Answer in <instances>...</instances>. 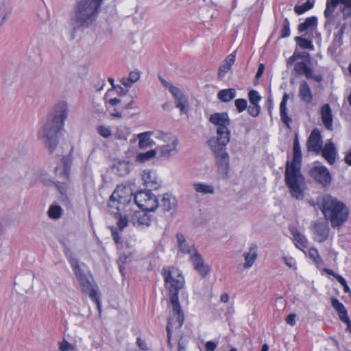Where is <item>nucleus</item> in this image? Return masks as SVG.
<instances>
[{
	"label": "nucleus",
	"mask_w": 351,
	"mask_h": 351,
	"mask_svg": "<svg viewBox=\"0 0 351 351\" xmlns=\"http://www.w3.org/2000/svg\"><path fill=\"white\" fill-rule=\"evenodd\" d=\"M316 204L332 228H339L348 219L349 211L346 204L330 194L317 197Z\"/></svg>",
	"instance_id": "nucleus-4"
},
{
	"label": "nucleus",
	"mask_w": 351,
	"mask_h": 351,
	"mask_svg": "<svg viewBox=\"0 0 351 351\" xmlns=\"http://www.w3.org/2000/svg\"><path fill=\"white\" fill-rule=\"evenodd\" d=\"M209 121L217 126V136L210 139L221 142L230 141L229 126L231 121L227 112H215L210 116Z\"/></svg>",
	"instance_id": "nucleus-7"
},
{
	"label": "nucleus",
	"mask_w": 351,
	"mask_h": 351,
	"mask_svg": "<svg viewBox=\"0 0 351 351\" xmlns=\"http://www.w3.org/2000/svg\"><path fill=\"white\" fill-rule=\"evenodd\" d=\"M171 93L175 98L176 107L180 109L181 114H186L189 106L187 98L178 88H173Z\"/></svg>",
	"instance_id": "nucleus-21"
},
{
	"label": "nucleus",
	"mask_w": 351,
	"mask_h": 351,
	"mask_svg": "<svg viewBox=\"0 0 351 351\" xmlns=\"http://www.w3.org/2000/svg\"><path fill=\"white\" fill-rule=\"evenodd\" d=\"M64 162V167L62 170H60L59 174L62 177L63 180H68L69 176L70 171V163L69 162V159L63 157L62 158Z\"/></svg>",
	"instance_id": "nucleus-38"
},
{
	"label": "nucleus",
	"mask_w": 351,
	"mask_h": 351,
	"mask_svg": "<svg viewBox=\"0 0 351 351\" xmlns=\"http://www.w3.org/2000/svg\"><path fill=\"white\" fill-rule=\"evenodd\" d=\"M341 321L342 322H344L345 324H346V326H346V330L347 332H350V333H351V321H350V318L348 317H348H344V318L343 319V320H341Z\"/></svg>",
	"instance_id": "nucleus-63"
},
{
	"label": "nucleus",
	"mask_w": 351,
	"mask_h": 351,
	"mask_svg": "<svg viewBox=\"0 0 351 351\" xmlns=\"http://www.w3.org/2000/svg\"><path fill=\"white\" fill-rule=\"evenodd\" d=\"M290 35V23L288 19L285 18L283 20L282 27L280 30V38H286Z\"/></svg>",
	"instance_id": "nucleus-41"
},
{
	"label": "nucleus",
	"mask_w": 351,
	"mask_h": 351,
	"mask_svg": "<svg viewBox=\"0 0 351 351\" xmlns=\"http://www.w3.org/2000/svg\"><path fill=\"white\" fill-rule=\"evenodd\" d=\"M105 99L106 100V104H108L109 106H116L121 103V99L116 98V97L109 98V99L108 97L107 99L106 98H105Z\"/></svg>",
	"instance_id": "nucleus-59"
},
{
	"label": "nucleus",
	"mask_w": 351,
	"mask_h": 351,
	"mask_svg": "<svg viewBox=\"0 0 351 351\" xmlns=\"http://www.w3.org/2000/svg\"><path fill=\"white\" fill-rule=\"evenodd\" d=\"M302 152L298 136L296 134L293 140V158L291 165L287 162L285 170V182L289 188L291 195L297 199H302L304 192L301 184L304 178L300 173Z\"/></svg>",
	"instance_id": "nucleus-3"
},
{
	"label": "nucleus",
	"mask_w": 351,
	"mask_h": 351,
	"mask_svg": "<svg viewBox=\"0 0 351 351\" xmlns=\"http://www.w3.org/2000/svg\"><path fill=\"white\" fill-rule=\"evenodd\" d=\"M320 154L330 165H332L335 163L337 157L338 156L335 145L332 141H329L326 143L324 147L322 146Z\"/></svg>",
	"instance_id": "nucleus-15"
},
{
	"label": "nucleus",
	"mask_w": 351,
	"mask_h": 351,
	"mask_svg": "<svg viewBox=\"0 0 351 351\" xmlns=\"http://www.w3.org/2000/svg\"><path fill=\"white\" fill-rule=\"evenodd\" d=\"M298 58V48L295 49L293 55L291 56L287 61V65H291Z\"/></svg>",
	"instance_id": "nucleus-62"
},
{
	"label": "nucleus",
	"mask_w": 351,
	"mask_h": 351,
	"mask_svg": "<svg viewBox=\"0 0 351 351\" xmlns=\"http://www.w3.org/2000/svg\"><path fill=\"white\" fill-rule=\"evenodd\" d=\"M142 179L146 186L150 189V191L157 190L160 186V181L154 171L145 170L142 175Z\"/></svg>",
	"instance_id": "nucleus-17"
},
{
	"label": "nucleus",
	"mask_w": 351,
	"mask_h": 351,
	"mask_svg": "<svg viewBox=\"0 0 351 351\" xmlns=\"http://www.w3.org/2000/svg\"><path fill=\"white\" fill-rule=\"evenodd\" d=\"M323 146V141L320 131L317 128L313 130L310 134L307 142L306 147L309 152H313L316 154H319Z\"/></svg>",
	"instance_id": "nucleus-13"
},
{
	"label": "nucleus",
	"mask_w": 351,
	"mask_h": 351,
	"mask_svg": "<svg viewBox=\"0 0 351 351\" xmlns=\"http://www.w3.org/2000/svg\"><path fill=\"white\" fill-rule=\"evenodd\" d=\"M344 30H345V25L341 26L339 29V30H338L337 33L335 34V38H334V41L335 43L341 42V38H342L343 34L344 33Z\"/></svg>",
	"instance_id": "nucleus-54"
},
{
	"label": "nucleus",
	"mask_w": 351,
	"mask_h": 351,
	"mask_svg": "<svg viewBox=\"0 0 351 351\" xmlns=\"http://www.w3.org/2000/svg\"><path fill=\"white\" fill-rule=\"evenodd\" d=\"M136 343L141 350H147V346L146 343L141 339V337H138L136 339Z\"/></svg>",
	"instance_id": "nucleus-61"
},
{
	"label": "nucleus",
	"mask_w": 351,
	"mask_h": 351,
	"mask_svg": "<svg viewBox=\"0 0 351 351\" xmlns=\"http://www.w3.org/2000/svg\"><path fill=\"white\" fill-rule=\"evenodd\" d=\"M12 8L10 6H7L3 11L0 10V16H2V23L7 20L8 15L10 14Z\"/></svg>",
	"instance_id": "nucleus-55"
},
{
	"label": "nucleus",
	"mask_w": 351,
	"mask_h": 351,
	"mask_svg": "<svg viewBox=\"0 0 351 351\" xmlns=\"http://www.w3.org/2000/svg\"><path fill=\"white\" fill-rule=\"evenodd\" d=\"M156 151L155 149H152L145 153H139L136 156V161L143 163L154 158L156 156Z\"/></svg>",
	"instance_id": "nucleus-35"
},
{
	"label": "nucleus",
	"mask_w": 351,
	"mask_h": 351,
	"mask_svg": "<svg viewBox=\"0 0 351 351\" xmlns=\"http://www.w3.org/2000/svg\"><path fill=\"white\" fill-rule=\"evenodd\" d=\"M177 206V199L174 196L169 193H165L162 198L158 199V208L164 212H169L176 209Z\"/></svg>",
	"instance_id": "nucleus-20"
},
{
	"label": "nucleus",
	"mask_w": 351,
	"mask_h": 351,
	"mask_svg": "<svg viewBox=\"0 0 351 351\" xmlns=\"http://www.w3.org/2000/svg\"><path fill=\"white\" fill-rule=\"evenodd\" d=\"M295 40L298 43L302 42V44H312L313 41L311 39V36H308L305 33H302L300 36H296Z\"/></svg>",
	"instance_id": "nucleus-48"
},
{
	"label": "nucleus",
	"mask_w": 351,
	"mask_h": 351,
	"mask_svg": "<svg viewBox=\"0 0 351 351\" xmlns=\"http://www.w3.org/2000/svg\"><path fill=\"white\" fill-rule=\"evenodd\" d=\"M299 97L306 104H310L313 101V94L306 81H302L299 86Z\"/></svg>",
	"instance_id": "nucleus-26"
},
{
	"label": "nucleus",
	"mask_w": 351,
	"mask_h": 351,
	"mask_svg": "<svg viewBox=\"0 0 351 351\" xmlns=\"http://www.w3.org/2000/svg\"><path fill=\"white\" fill-rule=\"evenodd\" d=\"M248 113L253 117H256L260 114L261 107L259 104H250L247 107Z\"/></svg>",
	"instance_id": "nucleus-45"
},
{
	"label": "nucleus",
	"mask_w": 351,
	"mask_h": 351,
	"mask_svg": "<svg viewBox=\"0 0 351 351\" xmlns=\"http://www.w3.org/2000/svg\"><path fill=\"white\" fill-rule=\"evenodd\" d=\"M152 216L149 212L142 210L136 211L132 216L131 222L134 226H149L151 223Z\"/></svg>",
	"instance_id": "nucleus-16"
},
{
	"label": "nucleus",
	"mask_w": 351,
	"mask_h": 351,
	"mask_svg": "<svg viewBox=\"0 0 351 351\" xmlns=\"http://www.w3.org/2000/svg\"><path fill=\"white\" fill-rule=\"evenodd\" d=\"M128 222H129V220L127 217L120 215L118 222H117V226H118L119 228L121 230H122L124 228H125L128 226Z\"/></svg>",
	"instance_id": "nucleus-52"
},
{
	"label": "nucleus",
	"mask_w": 351,
	"mask_h": 351,
	"mask_svg": "<svg viewBox=\"0 0 351 351\" xmlns=\"http://www.w3.org/2000/svg\"><path fill=\"white\" fill-rule=\"evenodd\" d=\"M264 69H265V66L263 64H260L259 66H258V71L256 72V76L255 77L258 80L259 79L262 75H263V71H264Z\"/></svg>",
	"instance_id": "nucleus-64"
},
{
	"label": "nucleus",
	"mask_w": 351,
	"mask_h": 351,
	"mask_svg": "<svg viewBox=\"0 0 351 351\" xmlns=\"http://www.w3.org/2000/svg\"><path fill=\"white\" fill-rule=\"evenodd\" d=\"M290 230L293 237L295 246L300 250L306 247L308 241L306 237L302 234L295 228H292Z\"/></svg>",
	"instance_id": "nucleus-29"
},
{
	"label": "nucleus",
	"mask_w": 351,
	"mask_h": 351,
	"mask_svg": "<svg viewBox=\"0 0 351 351\" xmlns=\"http://www.w3.org/2000/svg\"><path fill=\"white\" fill-rule=\"evenodd\" d=\"M282 260L285 263V264L289 267V268H291V269H296V267H295V261H294V259L291 257H287V256H283L282 258Z\"/></svg>",
	"instance_id": "nucleus-53"
},
{
	"label": "nucleus",
	"mask_w": 351,
	"mask_h": 351,
	"mask_svg": "<svg viewBox=\"0 0 351 351\" xmlns=\"http://www.w3.org/2000/svg\"><path fill=\"white\" fill-rule=\"evenodd\" d=\"M141 74V71L138 69L130 71L128 76L129 80L133 84L136 82L140 79Z\"/></svg>",
	"instance_id": "nucleus-49"
},
{
	"label": "nucleus",
	"mask_w": 351,
	"mask_h": 351,
	"mask_svg": "<svg viewBox=\"0 0 351 351\" xmlns=\"http://www.w3.org/2000/svg\"><path fill=\"white\" fill-rule=\"evenodd\" d=\"M59 349L60 351H75L76 346L64 340L62 342L60 343Z\"/></svg>",
	"instance_id": "nucleus-44"
},
{
	"label": "nucleus",
	"mask_w": 351,
	"mask_h": 351,
	"mask_svg": "<svg viewBox=\"0 0 351 351\" xmlns=\"http://www.w3.org/2000/svg\"><path fill=\"white\" fill-rule=\"evenodd\" d=\"M338 4V0H327L326 10L324 11V16L328 21L331 19L332 14Z\"/></svg>",
	"instance_id": "nucleus-34"
},
{
	"label": "nucleus",
	"mask_w": 351,
	"mask_h": 351,
	"mask_svg": "<svg viewBox=\"0 0 351 351\" xmlns=\"http://www.w3.org/2000/svg\"><path fill=\"white\" fill-rule=\"evenodd\" d=\"M307 66L306 64L304 62H298L295 65L294 70L298 74L304 73Z\"/></svg>",
	"instance_id": "nucleus-51"
},
{
	"label": "nucleus",
	"mask_w": 351,
	"mask_h": 351,
	"mask_svg": "<svg viewBox=\"0 0 351 351\" xmlns=\"http://www.w3.org/2000/svg\"><path fill=\"white\" fill-rule=\"evenodd\" d=\"M295 317H296V315L295 314H289L287 317H286V322L287 324L291 325V326H294L295 324Z\"/></svg>",
	"instance_id": "nucleus-60"
},
{
	"label": "nucleus",
	"mask_w": 351,
	"mask_h": 351,
	"mask_svg": "<svg viewBox=\"0 0 351 351\" xmlns=\"http://www.w3.org/2000/svg\"><path fill=\"white\" fill-rule=\"evenodd\" d=\"M314 3V1L308 0L302 5H295L294 7V12L298 15L302 14L313 8Z\"/></svg>",
	"instance_id": "nucleus-36"
},
{
	"label": "nucleus",
	"mask_w": 351,
	"mask_h": 351,
	"mask_svg": "<svg viewBox=\"0 0 351 351\" xmlns=\"http://www.w3.org/2000/svg\"><path fill=\"white\" fill-rule=\"evenodd\" d=\"M317 19L315 16L308 17L303 23L299 24L298 29L299 33H305L310 36L317 27Z\"/></svg>",
	"instance_id": "nucleus-22"
},
{
	"label": "nucleus",
	"mask_w": 351,
	"mask_h": 351,
	"mask_svg": "<svg viewBox=\"0 0 351 351\" xmlns=\"http://www.w3.org/2000/svg\"><path fill=\"white\" fill-rule=\"evenodd\" d=\"M289 99V95L285 93L282 99L280 104V116L282 122L288 128H290V123L292 121L291 117H289L287 113V104Z\"/></svg>",
	"instance_id": "nucleus-24"
},
{
	"label": "nucleus",
	"mask_w": 351,
	"mask_h": 351,
	"mask_svg": "<svg viewBox=\"0 0 351 351\" xmlns=\"http://www.w3.org/2000/svg\"><path fill=\"white\" fill-rule=\"evenodd\" d=\"M131 165L128 161H119L113 167V171L119 176H123L130 171Z\"/></svg>",
	"instance_id": "nucleus-31"
},
{
	"label": "nucleus",
	"mask_w": 351,
	"mask_h": 351,
	"mask_svg": "<svg viewBox=\"0 0 351 351\" xmlns=\"http://www.w3.org/2000/svg\"><path fill=\"white\" fill-rule=\"evenodd\" d=\"M190 261L193 265L194 269L204 263L202 256L197 250H195V252L191 254Z\"/></svg>",
	"instance_id": "nucleus-37"
},
{
	"label": "nucleus",
	"mask_w": 351,
	"mask_h": 351,
	"mask_svg": "<svg viewBox=\"0 0 351 351\" xmlns=\"http://www.w3.org/2000/svg\"><path fill=\"white\" fill-rule=\"evenodd\" d=\"M236 93L234 88L222 89L218 92L217 97L222 102H228L235 97Z\"/></svg>",
	"instance_id": "nucleus-33"
},
{
	"label": "nucleus",
	"mask_w": 351,
	"mask_h": 351,
	"mask_svg": "<svg viewBox=\"0 0 351 351\" xmlns=\"http://www.w3.org/2000/svg\"><path fill=\"white\" fill-rule=\"evenodd\" d=\"M331 306L337 312L340 320L348 317V311L344 305L335 298H331Z\"/></svg>",
	"instance_id": "nucleus-32"
},
{
	"label": "nucleus",
	"mask_w": 351,
	"mask_h": 351,
	"mask_svg": "<svg viewBox=\"0 0 351 351\" xmlns=\"http://www.w3.org/2000/svg\"><path fill=\"white\" fill-rule=\"evenodd\" d=\"M159 80L160 82L162 84V85L169 89V90L171 93L173 88H176L177 87H175L173 86L170 82H167L165 79H163L161 77H159Z\"/></svg>",
	"instance_id": "nucleus-57"
},
{
	"label": "nucleus",
	"mask_w": 351,
	"mask_h": 351,
	"mask_svg": "<svg viewBox=\"0 0 351 351\" xmlns=\"http://www.w3.org/2000/svg\"><path fill=\"white\" fill-rule=\"evenodd\" d=\"M195 270L199 274L202 278H204L210 271V267L205 263L197 267Z\"/></svg>",
	"instance_id": "nucleus-42"
},
{
	"label": "nucleus",
	"mask_w": 351,
	"mask_h": 351,
	"mask_svg": "<svg viewBox=\"0 0 351 351\" xmlns=\"http://www.w3.org/2000/svg\"><path fill=\"white\" fill-rule=\"evenodd\" d=\"M154 134V132H145L138 134L139 140L138 146L141 149H145L152 147L155 145V142L151 139L150 136Z\"/></svg>",
	"instance_id": "nucleus-30"
},
{
	"label": "nucleus",
	"mask_w": 351,
	"mask_h": 351,
	"mask_svg": "<svg viewBox=\"0 0 351 351\" xmlns=\"http://www.w3.org/2000/svg\"><path fill=\"white\" fill-rule=\"evenodd\" d=\"M134 201L141 209L148 212L154 211L158 206V198L150 190L138 191Z\"/></svg>",
	"instance_id": "nucleus-10"
},
{
	"label": "nucleus",
	"mask_w": 351,
	"mask_h": 351,
	"mask_svg": "<svg viewBox=\"0 0 351 351\" xmlns=\"http://www.w3.org/2000/svg\"><path fill=\"white\" fill-rule=\"evenodd\" d=\"M322 121L325 128L328 130H332V114L329 104H324L321 108Z\"/></svg>",
	"instance_id": "nucleus-23"
},
{
	"label": "nucleus",
	"mask_w": 351,
	"mask_h": 351,
	"mask_svg": "<svg viewBox=\"0 0 351 351\" xmlns=\"http://www.w3.org/2000/svg\"><path fill=\"white\" fill-rule=\"evenodd\" d=\"M162 275L167 287L169 290V298L172 306V316L168 319L167 332L168 343H170L173 329H180L184 322V312L179 302L178 291L184 287V278L180 271L173 267L171 269H163Z\"/></svg>",
	"instance_id": "nucleus-1"
},
{
	"label": "nucleus",
	"mask_w": 351,
	"mask_h": 351,
	"mask_svg": "<svg viewBox=\"0 0 351 351\" xmlns=\"http://www.w3.org/2000/svg\"><path fill=\"white\" fill-rule=\"evenodd\" d=\"M341 12L343 14V19H348L351 17V3L342 4Z\"/></svg>",
	"instance_id": "nucleus-50"
},
{
	"label": "nucleus",
	"mask_w": 351,
	"mask_h": 351,
	"mask_svg": "<svg viewBox=\"0 0 351 351\" xmlns=\"http://www.w3.org/2000/svg\"><path fill=\"white\" fill-rule=\"evenodd\" d=\"M309 176L324 187L331 184L332 175L328 168L324 165H314L308 171Z\"/></svg>",
	"instance_id": "nucleus-11"
},
{
	"label": "nucleus",
	"mask_w": 351,
	"mask_h": 351,
	"mask_svg": "<svg viewBox=\"0 0 351 351\" xmlns=\"http://www.w3.org/2000/svg\"><path fill=\"white\" fill-rule=\"evenodd\" d=\"M230 141H217L209 139L208 144L213 153L219 173L226 176L230 169V156L226 151V145Z\"/></svg>",
	"instance_id": "nucleus-6"
},
{
	"label": "nucleus",
	"mask_w": 351,
	"mask_h": 351,
	"mask_svg": "<svg viewBox=\"0 0 351 351\" xmlns=\"http://www.w3.org/2000/svg\"><path fill=\"white\" fill-rule=\"evenodd\" d=\"M235 53L236 51H234L233 53H230L226 59L223 62V63L220 65L218 71V75L220 77H223L224 75L228 72V71L230 69L232 65L235 62Z\"/></svg>",
	"instance_id": "nucleus-27"
},
{
	"label": "nucleus",
	"mask_w": 351,
	"mask_h": 351,
	"mask_svg": "<svg viewBox=\"0 0 351 351\" xmlns=\"http://www.w3.org/2000/svg\"><path fill=\"white\" fill-rule=\"evenodd\" d=\"M329 227L327 223L316 221L313 222V233L315 240L322 243L325 241L328 237Z\"/></svg>",
	"instance_id": "nucleus-14"
},
{
	"label": "nucleus",
	"mask_w": 351,
	"mask_h": 351,
	"mask_svg": "<svg viewBox=\"0 0 351 351\" xmlns=\"http://www.w3.org/2000/svg\"><path fill=\"white\" fill-rule=\"evenodd\" d=\"M156 138L160 139L164 145L157 147L160 156L169 158L177 152V146L179 144L178 138L172 134L158 132Z\"/></svg>",
	"instance_id": "nucleus-9"
},
{
	"label": "nucleus",
	"mask_w": 351,
	"mask_h": 351,
	"mask_svg": "<svg viewBox=\"0 0 351 351\" xmlns=\"http://www.w3.org/2000/svg\"><path fill=\"white\" fill-rule=\"evenodd\" d=\"M69 114V106L66 101H60L57 102L51 110L48 119L60 124L64 125Z\"/></svg>",
	"instance_id": "nucleus-12"
},
{
	"label": "nucleus",
	"mask_w": 351,
	"mask_h": 351,
	"mask_svg": "<svg viewBox=\"0 0 351 351\" xmlns=\"http://www.w3.org/2000/svg\"><path fill=\"white\" fill-rule=\"evenodd\" d=\"M97 132L104 138H108L112 134L110 129L104 125L97 128Z\"/></svg>",
	"instance_id": "nucleus-47"
},
{
	"label": "nucleus",
	"mask_w": 351,
	"mask_h": 351,
	"mask_svg": "<svg viewBox=\"0 0 351 351\" xmlns=\"http://www.w3.org/2000/svg\"><path fill=\"white\" fill-rule=\"evenodd\" d=\"M217 346V344L216 343H215L214 341H207L205 345L206 351H214L216 349Z\"/></svg>",
	"instance_id": "nucleus-58"
},
{
	"label": "nucleus",
	"mask_w": 351,
	"mask_h": 351,
	"mask_svg": "<svg viewBox=\"0 0 351 351\" xmlns=\"http://www.w3.org/2000/svg\"><path fill=\"white\" fill-rule=\"evenodd\" d=\"M179 252L185 254H191L197 250L193 241H187L182 233L176 234Z\"/></svg>",
	"instance_id": "nucleus-18"
},
{
	"label": "nucleus",
	"mask_w": 351,
	"mask_h": 351,
	"mask_svg": "<svg viewBox=\"0 0 351 351\" xmlns=\"http://www.w3.org/2000/svg\"><path fill=\"white\" fill-rule=\"evenodd\" d=\"M62 208L60 206H50L48 214L50 218L58 219L61 217Z\"/></svg>",
	"instance_id": "nucleus-39"
},
{
	"label": "nucleus",
	"mask_w": 351,
	"mask_h": 351,
	"mask_svg": "<svg viewBox=\"0 0 351 351\" xmlns=\"http://www.w3.org/2000/svg\"><path fill=\"white\" fill-rule=\"evenodd\" d=\"M108 82L110 83V84L112 85V88L111 89H109L107 93H106L105 95V98H108L109 97L110 95H112V94L114 92L115 90V88L117 87L116 85H114V80L113 78L112 77H109L108 78Z\"/></svg>",
	"instance_id": "nucleus-56"
},
{
	"label": "nucleus",
	"mask_w": 351,
	"mask_h": 351,
	"mask_svg": "<svg viewBox=\"0 0 351 351\" xmlns=\"http://www.w3.org/2000/svg\"><path fill=\"white\" fill-rule=\"evenodd\" d=\"M64 125H60L49 119L39 132V136L45 138V143L48 146L50 153H52L58 144L59 134Z\"/></svg>",
	"instance_id": "nucleus-8"
},
{
	"label": "nucleus",
	"mask_w": 351,
	"mask_h": 351,
	"mask_svg": "<svg viewBox=\"0 0 351 351\" xmlns=\"http://www.w3.org/2000/svg\"><path fill=\"white\" fill-rule=\"evenodd\" d=\"M103 0H79L73 6L70 23L73 29L90 28L100 13Z\"/></svg>",
	"instance_id": "nucleus-2"
},
{
	"label": "nucleus",
	"mask_w": 351,
	"mask_h": 351,
	"mask_svg": "<svg viewBox=\"0 0 351 351\" xmlns=\"http://www.w3.org/2000/svg\"><path fill=\"white\" fill-rule=\"evenodd\" d=\"M257 250V245L254 243H252L250 247L249 251L243 254L245 258L243 267L245 269H249L254 265L258 256Z\"/></svg>",
	"instance_id": "nucleus-25"
},
{
	"label": "nucleus",
	"mask_w": 351,
	"mask_h": 351,
	"mask_svg": "<svg viewBox=\"0 0 351 351\" xmlns=\"http://www.w3.org/2000/svg\"><path fill=\"white\" fill-rule=\"evenodd\" d=\"M193 187L197 193L202 195H213L215 193V187L213 185L205 182H195Z\"/></svg>",
	"instance_id": "nucleus-28"
},
{
	"label": "nucleus",
	"mask_w": 351,
	"mask_h": 351,
	"mask_svg": "<svg viewBox=\"0 0 351 351\" xmlns=\"http://www.w3.org/2000/svg\"><path fill=\"white\" fill-rule=\"evenodd\" d=\"M308 255L310 258H312L317 265L323 264V260L320 257L319 252L316 248H310L308 251Z\"/></svg>",
	"instance_id": "nucleus-40"
},
{
	"label": "nucleus",
	"mask_w": 351,
	"mask_h": 351,
	"mask_svg": "<svg viewBox=\"0 0 351 351\" xmlns=\"http://www.w3.org/2000/svg\"><path fill=\"white\" fill-rule=\"evenodd\" d=\"M234 104L239 112H242L247 108V100L245 99H237Z\"/></svg>",
	"instance_id": "nucleus-46"
},
{
	"label": "nucleus",
	"mask_w": 351,
	"mask_h": 351,
	"mask_svg": "<svg viewBox=\"0 0 351 351\" xmlns=\"http://www.w3.org/2000/svg\"><path fill=\"white\" fill-rule=\"evenodd\" d=\"M124 193L123 189L117 186L110 197L108 206L119 210V205H124L128 202Z\"/></svg>",
	"instance_id": "nucleus-19"
},
{
	"label": "nucleus",
	"mask_w": 351,
	"mask_h": 351,
	"mask_svg": "<svg viewBox=\"0 0 351 351\" xmlns=\"http://www.w3.org/2000/svg\"><path fill=\"white\" fill-rule=\"evenodd\" d=\"M250 102L251 104H258L261 99V97L258 92L255 90H252L248 93Z\"/></svg>",
	"instance_id": "nucleus-43"
},
{
	"label": "nucleus",
	"mask_w": 351,
	"mask_h": 351,
	"mask_svg": "<svg viewBox=\"0 0 351 351\" xmlns=\"http://www.w3.org/2000/svg\"><path fill=\"white\" fill-rule=\"evenodd\" d=\"M69 262L74 271L82 291L88 294L90 299L96 302L98 309L100 310L101 304L97 296V290L93 284V278L90 273L84 265H80L77 258H70Z\"/></svg>",
	"instance_id": "nucleus-5"
}]
</instances>
